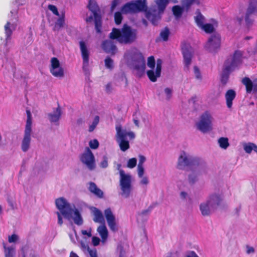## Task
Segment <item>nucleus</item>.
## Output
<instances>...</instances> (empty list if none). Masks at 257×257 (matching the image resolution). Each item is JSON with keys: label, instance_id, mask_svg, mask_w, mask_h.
Listing matches in <instances>:
<instances>
[{"label": "nucleus", "instance_id": "62", "mask_svg": "<svg viewBox=\"0 0 257 257\" xmlns=\"http://www.w3.org/2000/svg\"><path fill=\"white\" fill-rule=\"evenodd\" d=\"M180 198L183 200H186L189 198L188 193L185 191H182L180 193Z\"/></svg>", "mask_w": 257, "mask_h": 257}, {"label": "nucleus", "instance_id": "22", "mask_svg": "<svg viewBox=\"0 0 257 257\" xmlns=\"http://www.w3.org/2000/svg\"><path fill=\"white\" fill-rule=\"evenodd\" d=\"M113 39L104 41L101 45V47L105 52L111 55H114L117 51V47L113 41Z\"/></svg>", "mask_w": 257, "mask_h": 257}, {"label": "nucleus", "instance_id": "42", "mask_svg": "<svg viewBox=\"0 0 257 257\" xmlns=\"http://www.w3.org/2000/svg\"><path fill=\"white\" fill-rule=\"evenodd\" d=\"M105 66L106 68L112 70L114 68L113 61L109 57H107L104 60Z\"/></svg>", "mask_w": 257, "mask_h": 257}, {"label": "nucleus", "instance_id": "61", "mask_svg": "<svg viewBox=\"0 0 257 257\" xmlns=\"http://www.w3.org/2000/svg\"><path fill=\"white\" fill-rule=\"evenodd\" d=\"M137 112H136L133 114V121L135 125L137 126H139V118L137 117Z\"/></svg>", "mask_w": 257, "mask_h": 257}, {"label": "nucleus", "instance_id": "31", "mask_svg": "<svg viewBox=\"0 0 257 257\" xmlns=\"http://www.w3.org/2000/svg\"><path fill=\"white\" fill-rule=\"evenodd\" d=\"M257 14V0H249L246 16Z\"/></svg>", "mask_w": 257, "mask_h": 257}, {"label": "nucleus", "instance_id": "63", "mask_svg": "<svg viewBox=\"0 0 257 257\" xmlns=\"http://www.w3.org/2000/svg\"><path fill=\"white\" fill-rule=\"evenodd\" d=\"M88 251L90 257H97V252L95 249L89 250Z\"/></svg>", "mask_w": 257, "mask_h": 257}, {"label": "nucleus", "instance_id": "41", "mask_svg": "<svg viewBox=\"0 0 257 257\" xmlns=\"http://www.w3.org/2000/svg\"><path fill=\"white\" fill-rule=\"evenodd\" d=\"M99 122V117L98 115H96L94 117V119L92 121V123L89 125L88 131L89 132H92L95 128H96V126L98 124Z\"/></svg>", "mask_w": 257, "mask_h": 257}, {"label": "nucleus", "instance_id": "7", "mask_svg": "<svg viewBox=\"0 0 257 257\" xmlns=\"http://www.w3.org/2000/svg\"><path fill=\"white\" fill-rule=\"evenodd\" d=\"M222 197L218 194H212L209 196L206 202L200 204V210L203 216L209 215L220 204Z\"/></svg>", "mask_w": 257, "mask_h": 257}, {"label": "nucleus", "instance_id": "13", "mask_svg": "<svg viewBox=\"0 0 257 257\" xmlns=\"http://www.w3.org/2000/svg\"><path fill=\"white\" fill-rule=\"evenodd\" d=\"M221 37L218 34H213L205 45L206 49L211 53L216 52L220 48Z\"/></svg>", "mask_w": 257, "mask_h": 257}, {"label": "nucleus", "instance_id": "9", "mask_svg": "<svg viewBox=\"0 0 257 257\" xmlns=\"http://www.w3.org/2000/svg\"><path fill=\"white\" fill-rule=\"evenodd\" d=\"M213 118L209 111H206L200 116L198 121L196 123L197 129L205 134L212 130Z\"/></svg>", "mask_w": 257, "mask_h": 257}, {"label": "nucleus", "instance_id": "37", "mask_svg": "<svg viewBox=\"0 0 257 257\" xmlns=\"http://www.w3.org/2000/svg\"><path fill=\"white\" fill-rule=\"evenodd\" d=\"M185 9L183 6L181 7L178 5H175L172 7V12L174 16H182V15Z\"/></svg>", "mask_w": 257, "mask_h": 257}, {"label": "nucleus", "instance_id": "23", "mask_svg": "<svg viewBox=\"0 0 257 257\" xmlns=\"http://www.w3.org/2000/svg\"><path fill=\"white\" fill-rule=\"evenodd\" d=\"M242 83L245 86L246 92H257V78L251 80L248 77H244L242 80Z\"/></svg>", "mask_w": 257, "mask_h": 257}, {"label": "nucleus", "instance_id": "28", "mask_svg": "<svg viewBox=\"0 0 257 257\" xmlns=\"http://www.w3.org/2000/svg\"><path fill=\"white\" fill-rule=\"evenodd\" d=\"M191 171H193V172L188 176V181L190 184H194L198 181V177L202 173H205L206 172L207 167H206L205 171H203L202 170L199 171L196 169H194Z\"/></svg>", "mask_w": 257, "mask_h": 257}, {"label": "nucleus", "instance_id": "50", "mask_svg": "<svg viewBox=\"0 0 257 257\" xmlns=\"http://www.w3.org/2000/svg\"><path fill=\"white\" fill-rule=\"evenodd\" d=\"M18 239L19 236L16 234H13L11 236H9L8 241L10 243H15Z\"/></svg>", "mask_w": 257, "mask_h": 257}, {"label": "nucleus", "instance_id": "25", "mask_svg": "<svg viewBox=\"0 0 257 257\" xmlns=\"http://www.w3.org/2000/svg\"><path fill=\"white\" fill-rule=\"evenodd\" d=\"M156 5L151 6L149 8L155 7L156 12L154 16H157V15H161L165 11L167 5L169 3V0H155ZM149 8V7H148Z\"/></svg>", "mask_w": 257, "mask_h": 257}, {"label": "nucleus", "instance_id": "27", "mask_svg": "<svg viewBox=\"0 0 257 257\" xmlns=\"http://www.w3.org/2000/svg\"><path fill=\"white\" fill-rule=\"evenodd\" d=\"M91 210L94 216L93 221L96 223L103 224L105 222L104 218L102 212L98 208L93 207Z\"/></svg>", "mask_w": 257, "mask_h": 257}, {"label": "nucleus", "instance_id": "39", "mask_svg": "<svg viewBox=\"0 0 257 257\" xmlns=\"http://www.w3.org/2000/svg\"><path fill=\"white\" fill-rule=\"evenodd\" d=\"M5 249V257H13L15 253V248L12 246L7 247L5 243H3Z\"/></svg>", "mask_w": 257, "mask_h": 257}, {"label": "nucleus", "instance_id": "46", "mask_svg": "<svg viewBox=\"0 0 257 257\" xmlns=\"http://www.w3.org/2000/svg\"><path fill=\"white\" fill-rule=\"evenodd\" d=\"M148 66L151 69H155V61L153 56H150L148 59L147 62Z\"/></svg>", "mask_w": 257, "mask_h": 257}, {"label": "nucleus", "instance_id": "60", "mask_svg": "<svg viewBox=\"0 0 257 257\" xmlns=\"http://www.w3.org/2000/svg\"><path fill=\"white\" fill-rule=\"evenodd\" d=\"M246 252L247 254H249L251 253H253L255 252L254 248L250 246L246 245Z\"/></svg>", "mask_w": 257, "mask_h": 257}, {"label": "nucleus", "instance_id": "5", "mask_svg": "<svg viewBox=\"0 0 257 257\" xmlns=\"http://www.w3.org/2000/svg\"><path fill=\"white\" fill-rule=\"evenodd\" d=\"M115 130L116 142L118 144L120 150L125 152L130 149V141L135 138L136 135L133 132L122 127L120 125H116Z\"/></svg>", "mask_w": 257, "mask_h": 257}, {"label": "nucleus", "instance_id": "2", "mask_svg": "<svg viewBox=\"0 0 257 257\" xmlns=\"http://www.w3.org/2000/svg\"><path fill=\"white\" fill-rule=\"evenodd\" d=\"M206 163L201 158L191 156L184 151L181 152L178 159L177 168L181 170H192L196 169L205 171Z\"/></svg>", "mask_w": 257, "mask_h": 257}, {"label": "nucleus", "instance_id": "30", "mask_svg": "<svg viewBox=\"0 0 257 257\" xmlns=\"http://www.w3.org/2000/svg\"><path fill=\"white\" fill-rule=\"evenodd\" d=\"M236 96V92L233 89H229L225 93V97L226 101V105L228 108H230L232 105V101Z\"/></svg>", "mask_w": 257, "mask_h": 257}, {"label": "nucleus", "instance_id": "43", "mask_svg": "<svg viewBox=\"0 0 257 257\" xmlns=\"http://www.w3.org/2000/svg\"><path fill=\"white\" fill-rule=\"evenodd\" d=\"M137 163V160L136 158H133L127 161L126 166L127 168L133 169L135 168Z\"/></svg>", "mask_w": 257, "mask_h": 257}, {"label": "nucleus", "instance_id": "6", "mask_svg": "<svg viewBox=\"0 0 257 257\" xmlns=\"http://www.w3.org/2000/svg\"><path fill=\"white\" fill-rule=\"evenodd\" d=\"M124 58L128 62H134L135 69L140 75L144 73L146 68L145 60L137 50L132 49L127 51L124 54Z\"/></svg>", "mask_w": 257, "mask_h": 257}, {"label": "nucleus", "instance_id": "18", "mask_svg": "<svg viewBox=\"0 0 257 257\" xmlns=\"http://www.w3.org/2000/svg\"><path fill=\"white\" fill-rule=\"evenodd\" d=\"M105 217L110 229L113 232L118 230V227L115 221V217L110 208L106 209L104 211Z\"/></svg>", "mask_w": 257, "mask_h": 257}, {"label": "nucleus", "instance_id": "15", "mask_svg": "<svg viewBox=\"0 0 257 257\" xmlns=\"http://www.w3.org/2000/svg\"><path fill=\"white\" fill-rule=\"evenodd\" d=\"M49 69L50 73L56 77H63L64 75V69L61 66L59 60L56 57L51 59Z\"/></svg>", "mask_w": 257, "mask_h": 257}, {"label": "nucleus", "instance_id": "16", "mask_svg": "<svg viewBox=\"0 0 257 257\" xmlns=\"http://www.w3.org/2000/svg\"><path fill=\"white\" fill-rule=\"evenodd\" d=\"M182 50L184 58V66L187 70H188L193 56V48L189 44H184L182 47Z\"/></svg>", "mask_w": 257, "mask_h": 257}, {"label": "nucleus", "instance_id": "4", "mask_svg": "<svg viewBox=\"0 0 257 257\" xmlns=\"http://www.w3.org/2000/svg\"><path fill=\"white\" fill-rule=\"evenodd\" d=\"M242 53L235 51L233 56L228 58L225 62L221 76V82L225 84L228 81L230 73L237 68L241 63Z\"/></svg>", "mask_w": 257, "mask_h": 257}, {"label": "nucleus", "instance_id": "24", "mask_svg": "<svg viewBox=\"0 0 257 257\" xmlns=\"http://www.w3.org/2000/svg\"><path fill=\"white\" fill-rule=\"evenodd\" d=\"M62 115V111L59 106L54 109L51 112L48 113V117L51 123L58 125Z\"/></svg>", "mask_w": 257, "mask_h": 257}, {"label": "nucleus", "instance_id": "54", "mask_svg": "<svg viewBox=\"0 0 257 257\" xmlns=\"http://www.w3.org/2000/svg\"><path fill=\"white\" fill-rule=\"evenodd\" d=\"M49 9L52 11L54 14L57 15V16H59L57 8L56 6L52 5H49L48 6Z\"/></svg>", "mask_w": 257, "mask_h": 257}, {"label": "nucleus", "instance_id": "36", "mask_svg": "<svg viewBox=\"0 0 257 257\" xmlns=\"http://www.w3.org/2000/svg\"><path fill=\"white\" fill-rule=\"evenodd\" d=\"M199 5L200 4L199 0H182V6L185 8L186 11H188L191 6L193 4Z\"/></svg>", "mask_w": 257, "mask_h": 257}, {"label": "nucleus", "instance_id": "1", "mask_svg": "<svg viewBox=\"0 0 257 257\" xmlns=\"http://www.w3.org/2000/svg\"><path fill=\"white\" fill-rule=\"evenodd\" d=\"M144 12L145 16H154L156 12L155 7L148 8L147 0L132 1L125 3L119 11L114 13L113 16H122V15L136 14Z\"/></svg>", "mask_w": 257, "mask_h": 257}, {"label": "nucleus", "instance_id": "48", "mask_svg": "<svg viewBox=\"0 0 257 257\" xmlns=\"http://www.w3.org/2000/svg\"><path fill=\"white\" fill-rule=\"evenodd\" d=\"M89 145L91 149H96L99 146V142L97 140L94 139L89 142Z\"/></svg>", "mask_w": 257, "mask_h": 257}, {"label": "nucleus", "instance_id": "10", "mask_svg": "<svg viewBox=\"0 0 257 257\" xmlns=\"http://www.w3.org/2000/svg\"><path fill=\"white\" fill-rule=\"evenodd\" d=\"M27 118L25 128L24 136L22 143V150L23 152H27L30 147L31 136L32 132V117L31 112L27 110Z\"/></svg>", "mask_w": 257, "mask_h": 257}, {"label": "nucleus", "instance_id": "29", "mask_svg": "<svg viewBox=\"0 0 257 257\" xmlns=\"http://www.w3.org/2000/svg\"><path fill=\"white\" fill-rule=\"evenodd\" d=\"M88 7L93 16H100V10L95 0H89Z\"/></svg>", "mask_w": 257, "mask_h": 257}, {"label": "nucleus", "instance_id": "40", "mask_svg": "<svg viewBox=\"0 0 257 257\" xmlns=\"http://www.w3.org/2000/svg\"><path fill=\"white\" fill-rule=\"evenodd\" d=\"M170 32L168 28L166 27L162 30L160 34V37L163 41H167L168 40Z\"/></svg>", "mask_w": 257, "mask_h": 257}, {"label": "nucleus", "instance_id": "53", "mask_svg": "<svg viewBox=\"0 0 257 257\" xmlns=\"http://www.w3.org/2000/svg\"><path fill=\"white\" fill-rule=\"evenodd\" d=\"M194 72L195 75V77L198 79H201L202 77L199 69L196 66L194 67Z\"/></svg>", "mask_w": 257, "mask_h": 257}, {"label": "nucleus", "instance_id": "14", "mask_svg": "<svg viewBox=\"0 0 257 257\" xmlns=\"http://www.w3.org/2000/svg\"><path fill=\"white\" fill-rule=\"evenodd\" d=\"M80 160L86 165L89 170H93L95 168V158L91 151L87 148L85 152L81 155Z\"/></svg>", "mask_w": 257, "mask_h": 257}, {"label": "nucleus", "instance_id": "64", "mask_svg": "<svg viewBox=\"0 0 257 257\" xmlns=\"http://www.w3.org/2000/svg\"><path fill=\"white\" fill-rule=\"evenodd\" d=\"M185 257H199V256L194 251H192L188 253Z\"/></svg>", "mask_w": 257, "mask_h": 257}, {"label": "nucleus", "instance_id": "58", "mask_svg": "<svg viewBox=\"0 0 257 257\" xmlns=\"http://www.w3.org/2000/svg\"><path fill=\"white\" fill-rule=\"evenodd\" d=\"M141 178L142 179L140 182V184L141 185H147L149 184V181L147 177L143 176V178Z\"/></svg>", "mask_w": 257, "mask_h": 257}, {"label": "nucleus", "instance_id": "52", "mask_svg": "<svg viewBox=\"0 0 257 257\" xmlns=\"http://www.w3.org/2000/svg\"><path fill=\"white\" fill-rule=\"evenodd\" d=\"M164 92L166 95L167 99L169 100L172 97V89L170 88H166L164 90Z\"/></svg>", "mask_w": 257, "mask_h": 257}, {"label": "nucleus", "instance_id": "17", "mask_svg": "<svg viewBox=\"0 0 257 257\" xmlns=\"http://www.w3.org/2000/svg\"><path fill=\"white\" fill-rule=\"evenodd\" d=\"M162 60L158 59L157 60L156 67L147 71V74L149 79L152 82H156L157 78L161 76L162 70Z\"/></svg>", "mask_w": 257, "mask_h": 257}, {"label": "nucleus", "instance_id": "20", "mask_svg": "<svg viewBox=\"0 0 257 257\" xmlns=\"http://www.w3.org/2000/svg\"><path fill=\"white\" fill-rule=\"evenodd\" d=\"M17 27V24L15 22H8L5 25V32L6 35L5 45L7 46L10 43L12 39V35L14 31Z\"/></svg>", "mask_w": 257, "mask_h": 257}, {"label": "nucleus", "instance_id": "51", "mask_svg": "<svg viewBox=\"0 0 257 257\" xmlns=\"http://www.w3.org/2000/svg\"><path fill=\"white\" fill-rule=\"evenodd\" d=\"M119 0H113L111 4L110 12H113L115 8L119 4Z\"/></svg>", "mask_w": 257, "mask_h": 257}, {"label": "nucleus", "instance_id": "44", "mask_svg": "<svg viewBox=\"0 0 257 257\" xmlns=\"http://www.w3.org/2000/svg\"><path fill=\"white\" fill-rule=\"evenodd\" d=\"M116 251L119 254V257H125V251L121 244H119L117 245Z\"/></svg>", "mask_w": 257, "mask_h": 257}, {"label": "nucleus", "instance_id": "3", "mask_svg": "<svg viewBox=\"0 0 257 257\" xmlns=\"http://www.w3.org/2000/svg\"><path fill=\"white\" fill-rule=\"evenodd\" d=\"M138 31L132 28L127 24H124L120 29L113 28L109 34L110 39H115L121 44H129L133 43L137 38Z\"/></svg>", "mask_w": 257, "mask_h": 257}, {"label": "nucleus", "instance_id": "55", "mask_svg": "<svg viewBox=\"0 0 257 257\" xmlns=\"http://www.w3.org/2000/svg\"><path fill=\"white\" fill-rule=\"evenodd\" d=\"M103 161L100 163V166L102 168H106L108 166L107 158L106 156L103 158Z\"/></svg>", "mask_w": 257, "mask_h": 257}, {"label": "nucleus", "instance_id": "19", "mask_svg": "<svg viewBox=\"0 0 257 257\" xmlns=\"http://www.w3.org/2000/svg\"><path fill=\"white\" fill-rule=\"evenodd\" d=\"M195 22L197 26L206 33H211L214 31L213 26L205 23V17H195Z\"/></svg>", "mask_w": 257, "mask_h": 257}, {"label": "nucleus", "instance_id": "59", "mask_svg": "<svg viewBox=\"0 0 257 257\" xmlns=\"http://www.w3.org/2000/svg\"><path fill=\"white\" fill-rule=\"evenodd\" d=\"M100 239L98 237L93 236L92 238V242L94 246H97L99 244Z\"/></svg>", "mask_w": 257, "mask_h": 257}, {"label": "nucleus", "instance_id": "12", "mask_svg": "<svg viewBox=\"0 0 257 257\" xmlns=\"http://www.w3.org/2000/svg\"><path fill=\"white\" fill-rule=\"evenodd\" d=\"M80 49L83 60L82 69L85 75L87 76L89 75V51L85 43L81 41L79 42Z\"/></svg>", "mask_w": 257, "mask_h": 257}, {"label": "nucleus", "instance_id": "35", "mask_svg": "<svg viewBox=\"0 0 257 257\" xmlns=\"http://www.w3.org/2000/svg\"><path fill=\"white\" fill-rule=\"evenodd\" d=\"M237 21L240 25L244 22L245 26L249 28L252 25L254 21L252 17H238Z\"/></svg>", "mask_w": 257, "mask_h": 257}, {"label": "nucleus", "instance_id": "32", "mask_svg": "<svg viewBox=\"0 0 257 257\" xmlns=\"http://www.w3.org/2000/svg\"><path fill=\"white\" fill-rule=\"evenodd\" d=\"M97 231L101 238L102 242H105L107 239L108 232L104 223L99 225L97 229Z\"/></svg>", "mask_w": 257, "mask_h": 257}, {"label": "nucleus", "instance_id": "21", "mask_svg": "<svg viewBox=\"0 0 257 257\" xmlns=\"http://www.w3.org/2000/svg\"><path fill=\"white\" fill-rule=\"evenodd\" d=\"M48 22L54 31H58L65 24V17H48Z\"/></svg>", "mask_w": 257, "mask_h": 257}, {"label": "nucleus", "instance_id": "34", "mask_svg": "<svg viewBox=\"0 0 257 257\" xmlns=\"http://www.w3.org/2000/svg\"><path fill=\"white\" fill-rule=\"evenodd\" d=\"M92 21H94L95 28L97 33H101V17H86V21L87 22H91Z\"/></svg>", "mask_w": 257, "mask_h": 257}, {"label": "nucleus", "instance_id": "8", "mask_svg": "<svg viewBox=\"0 0 257 257\" xmlns=\"http://www.w3.org/2000/svg\"><path fill=\"white\" fill-rule=\"evenodd\" d=\"M121 167L120 164L117 165V170H119L120 176V195L124 198H128L132 191V176L130 174H125L124 171L120 169Z\"/></svg>", "mask_w": 257, "mask_h": 257}, {"label": "nucleus", "instance_id": "26", "mask_svg": "<svg viewBox=\"0 0 257 257\" xmlns=\"http://www.w3.org/2000/svg\"><path fill=\"white\" fill-rule=\"evenodd\" d=\"M89 186L88 187V190L93 194L95 196L99 198H102L104 196L103 192L99 188L97 187L96 184L92 182L88 183Z\"/></svg>", "mask_w": 257, "mask_h": 257}, {"label": "nucleus", "instance_id": "57", "mask_svg": "<svg viewBox=\"0 0 257 257\" xmlns=\"http://www.w3.org/2000/svg\"><path fill=\"white\" fill-rule=\"evenodd\" d=\"M153 208L152 206H149L148 209L143 210L140 215L144 216L149 214L152 211Z\"/></svg>", "mask_w": 257, "mask_h": 257}, {"label": "nucleus", "instance_id": "49", "mask_svg": "<svg viewBox=\"0 0 257 257\" xmlns=\"http://www.w3.org/2000/svg\"><path fill=\"white\" fill-rule=\"evenodd\" d=\"M137 172H138V177L139 178H143V176H144V172H145V169H144V166H138Z\"/></svg>", "mask_w": 257, "mask_h": 257}, {"label": "nucleus", "instance_id": "45", "mask_svg": "<svg viewBox=\"0 0 257 257\" xmlns=\"http://www.w3.org/2000/svg\"><path fill=\"white\" fill-rule=\"evenodd\" d=\"M146 18L154 26L158 25L161 19V17H146Z\"/></svg>", "mask_w": 257, "mask_h": 257}, {"label": "nucleus", "instance_id": "11", "mask_svg": "<svg viewBox=\"0 0 257 257\" xmlns=\"http://www.w3.org/2000/svg\"><path fill=\"white\" fill-rule=\"evenodd\" d=\"M55 204L57 209L65 218H71L73 207L66 199L64 197L59 198L55 200Z\"/></svg>", "mask_w": 257, "mask_h": 257}, {"label": "nucleus", "instance_id": "47", "mask_svg": "<svg viewBox=\"0 0 257 257\" xmlns=\"http://www.w3.org/2000/svg\"><path fill=\"white\" fill-rule=\"evenodd\" d=\"M253 143H249L243 145V149L246 153L250 154L252 151Z\"/></svg>", "mask_w": 257, "mask_h": 257}, {"label": "nucleus", "instance_id": "38", "mask_svg": "<svg viewBox=\"0 0 257 257\" xmlns=\"http://www.w3.org/2000/svg\"><path fill=\"white\" fill-rule=\"evenodd\" d=\"M218 143L219 147L223 149L226 150L229 146L228 139L227 138L221 137L218 140Z\"/></svg>", "mask_w": 257, "mask_h": 257}, {"label": "nucleus", "instance_id": "56", "mask_svg": "<svg viewBox=\"0 0 257 257\" xmlns=\"http://www.w3.org/2000/svg\"><path fill=\"white\" fill-rule=\"evenodd\" d=\"M139 164L138 165V166H144V163L145 162L146 160V158L145 156H143V155H139Z\"/></svg>", "mask_w": 257, "mask_h": 257}, {"label": "nucleus", "instance_id": "33", "mask_svg": "<svg viewBox=\"0 0 257 257\" xmlns=\"http://www.w3.org/2000/svg\"><path fill=\"white\" fill-rule=\"evenodd\" d=\"M72 212L74 214L72 218L75 224L79 226L81 225L83 223V218L78 209L76 208L74 205H73Z\"/></svg>", "mask_w": 257, "mask_h": 257}]
</instances>
